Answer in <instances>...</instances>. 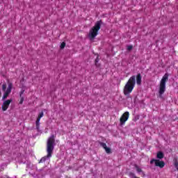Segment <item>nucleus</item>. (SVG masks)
Here are the masks:
<instances>
[{"label":"nucleus","mask_w":178,"mask_h":178,"mask_svg":"<svg viewBox=\"0 0 178 178\" xmlns=\"http://www.w3.org/2000/svg\"><path fill=\"white\" fill-rule=\"evenodd\" d=\"M97 62H98V58H96L95 63H97Z\"/></svg>","instance_id":"obj_21"},{"label":"nucleus","mask_w":178,"mask_h":178,"mask_svg":"<svg viewBox=\"0 0 178 178\" xmlns=\"http://www.w3.org/2000/svg\"><path fill=\"white\" fill-rule=\"evenodd\" d=\"M157 158L159 159H162V158H163V153H162V152H159L157 153Z\"/></svg>","instance_id":"obj_13"},{"label":"nucleus","mask_w":178,"mask_h":178,"mask_svg":"<svg viewBox=\"0 0 178 178\" xmlns=\"http://www.w3.org/2000/svg\"><path fill=\"white\" fill-rule=\"evenodd\" d=\"M13 87V84H12V83H8V86L7 88V90L5 91L3 95V98L2 99H6V98H8V97H9V94H10V92H12V88Z\"/></svg>","instance_id":"obj_6"},{"label":"nucleus","mask_w":178,"mask_h":178,"mask_svg":"<svg viewBox=\"0 0 178 178\" xmlns=\"http://www.w3.org/2000/svg\"><path fill=\"white\" fill-rule=\"evenodd\" d=\"M150 164L154 165V166L159 167L160 169H162L165 166V162L159 159H152L150 161Z\"/></svg>","instance_id":"obj_5"},{"label":"nucleus","mask_w":178,"mask_h":178,"mask_svg":"<svg viewBox=\"0 0 178 178\" xmlns=\"http://www.w3.org/2000/svg\"><path fill=\"white\" fill-rule=\"evenodd\" d=\"M2 90L3 91H6V83L2 85Z\"/></svg>","instance_id":"obj_16"},{"label":"nucleus","mask_w":178,"mask_h":178,"mask_svg":"<svg viewBox=\"0 0 178 178\" xmlns=\"http://www.w3.org/2000/svg\"><path fill=\"white\" fill-rule=\"evenodd\" d=\"M44 116V112H41L39 115L38 116L37 120H36V129L37 130L40 129V121L41 120V118Z\"/></svg>","instance_id":"obj_9"},{"label":"nucleus","mask_w":178,"mask_h":178,"mask_svg":"<svg viewBox=\"0 0 178 178\" xmlns=\"http://www.w3.org/2000/svg\"><path fill=\"white\" fill-rule=\"evenodd\" d=\"M101 24H102V21H98L90 29L88 34L90 40H92L97 37V35H98V31H99V29H101Z\"/></svg>","instance_id":"obj_2"},{"label":"nucleus","mask_w":178,"mask_h":178,"mask_svg":"<svg viewBox=\"0 0 178 178\" xmlns=\"http://www.w3.org/2000/svg\"><path fill=\"white\" fill-rule=\"evenodd\" d=\"M65 47H66V43H65V42H63L60 46V48L61 49H63V48H65Z\"/></svg>","instance_id":"obj_14"},{"label":"nucleus","mask_w":178,"mask_h":178,"mask_svg":"<svg viewBox=\"0 0 178 178\" xmlns=\"http://www.w3.org/2000/svg\"><path fill=\"white\" fill-rule=\"evenodd\" d=\"M24 91H22L20 95H19V97H22V95L24 94Z\"/></svg>","instance_id":"obj_20"},{"label":"nucleus","mask_w":178,"mask_h":178,"mask_svg":"<svg viewBox=\"0 0 178 178\" xmlns=\"http://www.w3.org/2000/svg\"><path fill=\"white\" fill-rule=\"evenodd\" d=\"M130 115V114L129 113V111H126L120 118V123L121 124V126H123V124H124V123H126V122H127V120H129V116Z\"/></svg>","instance_id":"obj_7"},{"label":"nucleus","mask_w":178,"mask_h":178,"mask_svg":"<svg viewBox=\"0 0 178 178\" xmlns=\"http://www.w3.org/2000/svg\"><path fill=\"white\" fill-rule=\"evenodd\" d=\"M99 145H101V147H102V148H104V149H105L106 154H111V148H109L106 146V143L99 142Z\"/></svg>","instance_id":"obj_10"},{"label":"nucleus","mask_w":178,"mask_h":178,"mask_svg":"<svg viewBox=\"0 0 178 178\" xmlns=\"http://www.w3.org/2000/svg\"><path fill=\"white\" fill-rule=\"evenodd\" d=\"M136 84H138V86H141V74H138L136 75Z\"/></svg>","instance_id":"obj_11"},{"label":"nucleus","mask_w":178,"mask_h":178,"mask_svg":"<svg viewBox=\"0 0 178 178\" xmlns=\"http://www.w3.org/2000/svg\"><path fill=\"white\" fill-rule=\"evenodd\" d=\"M47 161V157H43L40 159V162H45Z\"/></svg>","instance_id":"obj_19"},{"label":"nucleus","mask_w":178,"mask_h":178,"mask_svg":"<svg viewBox=\"0 0 178 178\" xmlns=\"http://www.w3.org/2000/svg\"><path fill=\"white\" fill-rule=\"evenodd\" d=\"M12 101H13L12 99H10L6 100L3 102L2 110L3 111L8 110V108H9V105H10V102H12Z\"/></svg>","instance_id":"obj_8"},{"label":"nucleus","mask_w":178,"mask_h":178,"mask_svg":"<svg viewBox=\"0 0 178 178\" xmlns=\"http://www.w3.org/2000/svg\"><path fill=\"white\" fill-rule=\"evenodd\" d=\"M131 49H133V46L132 45L127 46V50L128 51H131Z\"/></svg>","instance_id":"obj_17"},{"label":"nucleus","mask_w":178,"mask_h":178,"mask_svg":"<svg viewBox=\"0 0 178 178\" xmlns=\"http://www.w3.org/2000/svg\"><path fill=\"white\" fill-rule=\"evenodd\" d=\"M54 144H55V136L51 135L47 140V158H51V156H52V151H54Z\"/></svg>","instance_id":"obj_4"},{"label":"nucleus","mask_w":178,"mask_h":178,"mask_svg":"<svg viewBox=\"0 0 178 178\" xmlns=\"http://www.w3.org/2000/svg\"><path fill=\"white\" fill-rule=\"evenodd\" d=\"M174 166L175 168H177V170H178V161L175 160V163H174Z\"/></svg>","instance_id":"obj_15"},{"label":"nucleus","mask_w":178,"mask_h":178,"mask_svg":"<svg viewBox=\"0 0 178 178\" xmlns=\"http://www.w3.org/2000/svg\"><path fill=\"white\" fill-rule=\"evenodd\" d=\"M169 79V74L167 73L163 75L162 77L161 81H160V86H159V94L160 98H162V95H163L165 91H166V81Z\"/></svg>","instance_id":"obj_3"},{"label":"nucleus","mask_w":178,"mask_h":178,"mask_svg":"<svg viewBox=\"0 0 178 178\" xmlns=\"http://www.w3.org/2000/svg\"><path fill=\"white\" fill-rule=\"evenodd\" d=\"M136 86V76H132L129 78V81L124 87V95H130L131 92L134 89Z\"/></svg>","instance_id":"obj_1"},{"label":"nucleus","mask_w":178,"mask_h":178,"mask_svg":"<svg viewBox=\"0 0 178 178\" xmlns=\"http://www.w3.org/2000/svg\"><path fill=\"white\" fill-rule=\"evenodd\" d=\"M24 101V97H22L21 99H20V102H19V104L22 105V104H23Z\"/></svg>","instance_id":"obj_18"},{"label":"nucleus","mask_w":178,"mask_h":178,"mask_svg":"<svg viewBox=\"0 0 178 178\" xmlns=\"http://www.w3.org/2000/svg\"><path fill=\"white\" fill-rule=\"evenodd\" d=\"M135 168H136L138 173H143V175H145V174H144V172H143V170L140 168H139L138 165H136Z\"/></svg>","instance_id":"obj_12"}]
</instances>
